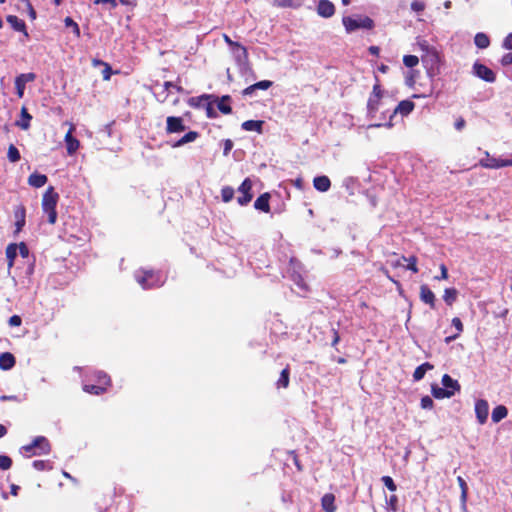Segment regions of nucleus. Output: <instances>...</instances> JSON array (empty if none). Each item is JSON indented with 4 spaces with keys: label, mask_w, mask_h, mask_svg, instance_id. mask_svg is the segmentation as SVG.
<instances>
[{
    "label": "nucleus",
    "mask_w": 512,
    "mask_h": 512,
    "mask_svg": "<svg viewBox=\"0 0 512 512\" xmlns=\"http://www.w3.org/2000/svg\"><path fill=\"white\" fill-rule=\"evenodd\" d=\"M59 200V194L55 192L52 186L48 187L42 198V210L47 215L48 222L55 224L57 220L56 205Z\"/></svg>",
    "instance_id": "f257e3e1"
},
{
    "label": "nucleus",
    "mask_w": 512,
    "mask_h": 512,
    "mask_svg": "<svg viewBox=\"0 0 512 512\" xmlns=\"http://www.w3.org/2000/svg\"><path fill=\"white\" fill-rule=\"evenodd\" d=\"M421 49L424 54L421 56V60L425 67L435 72V75L440 71L441 58L436 48L430 47L426 42L420 43Z\"/></svg>",
    "instance_id": "f03ea898"
},
{
    "label": "nucleus",
    "mask_w": 512,
    "mask_h": 512,
    "mask_svg": "<svg viewBox=\"0 0 512 512\" xmlns=\"http://www.w3.org/2000/svg\"><path fill=\"white\" fill-rule=\"evenodd\" d=\"M384 91L381 87L380 79L375 75V84L373 85L372 92L367 101V116L374 118L379 110L380 102L383 98Z\"/></svg>",
    "instance_id": "7ed1b4c3"
},
{
    "label": "nucleus",
    "mask_w": 512,
    "mask_h": 512,
    "mask_svg": "<svg viewBox=\"0 0 512 512\" xmlns=\"http://www.w3.org/2000/svg\"><path fill=\"white\" fill-rule=\"evenodd\" d=\"M343 25L348 33L357 29L371 30L374 27V21L368 16L357 15L356 17L346 16L342 19Z\"/></svg>",
    "instance_id": "20e7f679"
},
{
    "label": "nucleus",
    "mask_w": 512,
    "mask_h": 512,
    "mask_svg": "<svg viewBox=\"0 0 512 512\" xmlns=\"http://www.w3.org/2000/svg\"><path fill=\"white\" fill-rule=\"evenodd\" d=\"M27 456L45 455L51 451V445L44 436H37L30 444L22 447Z\"/></svg>",
    "instance_id": "39448f33"
},
{
    "label": "nucleus",
    "mask_w": 512,
    "mask_h": 512,
    "mask_svg": "<svg viewBox=\"0 0 512 512\" xmlns=\"http://www.w3.org/2000/svg\"><path fill=\"white\" fill-rule=\"evenodd\" d=\"M136 280L143 289H151L162 285L161 277L154 270H141L136 275Z\"/></svg>",
    "instance_id": "423d86ee"
},
{
    "label": "nucleus",
    "mask_w": 512,
    "mask_h": 512,
    "mask_svg": "<svg viewBox=\"0 0 512 512\" xmlns=\"http://www.w3.org/2000/svg\"><path fill=\"white\" fill-rule=\"evenodd\" d=\"M98 384H86L83 386V390L86 393L93 395H102L104 394L108 387L111 386L110 377L104 372L97 373Z\"/></svg>",
    "instance_id": "0eeeda50"
},
{
    "label": "nucleus",
    "mask_w": 512,
    "mask_h": 512,
    "mask_svg": "<svg viewBox=\"0 0 512 512\" xmlns=\"http://www.w3.org/2000/svg\"><path fill=\"white\" fill-rule=\"evenodd\" d=\"M414 107H415L414 102H412L410 100H402V101L399 102V104L396 106V108L394 109L393 113L391 114L389 122H387L385 124H381V123L370 124L368 126V128H379L381 126H385L387 128H391L393 126L392 118L397 113H400L403 116H407L408 114H410L413 111Z\"/></svg>",
    "instance_id": "6e6552de"
},
{
    "label": "nucleus",
    "mask_w": 512,
    "mask_h": 512,
    "mask_svg": "<svg viewBox=\"0 0 512 512\" xmlns=\"http://www.w3.org/2000/svg\"><path fill=\"white\" fill-rule=\"evenodd\" d=\"M252 187L253 184L250 178H245L241 185L238 187V192L242 194L237 198V202L240 206H246L252 200Z\"/></svg>",
    "instance_id": "1a4fd4ad"
},
{
    "label": "nucleus",
    "mask_w": 512,
    "mask_h": 512,
    "mask_svg": "<svg viewBox=\"0 0 512 512\" xmlns=\"http://www.w3.org/2000/svg\"><path fill=\"white\" fill-rule=\"evenodd\" d=\"M480 166L487 169H498L502 167L512 166V159H498L491 157L489 153H486V158L479 161Z\"/></svg>",
    "instance_id": "9d476101"
},
{
    "label": "nucleus",
    "mask_w": 512,
    "mask_h": 512,
    "mask_svg": "<svg viewBox=\"0 0 512 512\" xmlns=\"http://www.w3.org/2000/svg\"><path fill=\"white\" fill-rule=\"evenodd\" d=\"M473 73L480 79L493 83L496 80V74L486 65L475 62L473 65Z\"/></svg>",
    "instance_id": "9b49d317"
},
{
    "label": "nucleus",
    "mask_w": 512,
    "mask_h": 512,
    "mask_svg": "<svg viewBox=\"0 0 512 512\" xmlns=\"http://www.w3.org/2000/svg\"><path fill=\"white\" fill-rule=\"evenodd\" d=\"M184 120L180 116H168L166 119L165 131L167 134L181 133L185 131Z\"/></svg>",
    "instance_id": "f8f14e48"
},
{
    "label": "nucleus",
    "mask_w": 512,
    "mask_h": 512,
    "mask_svg": "<svg viewBox=\"0 0 512 512\" xmlns=\"http://www.w3.org/2000/svg\"><path fill=\"white\" fill-rule=\"evenodd\" d=\"M36 79V75L32 72L22 73L15 78L16 94L19 98L24 95L26 83L33 82Z\"/></svg>",
    "instance_id": "ddd939ff"
},
{
    "label": "nucleus",
    "mask_w": 512,
    "mask_h": 512,
    "mask_svg": "<svg viewBox=\"0 0 512 512\" xmlns=\"http://www.w3.org/2000/svg\"><path fill=\"white\" fill-rule=\"evenodd\" d=\"M475 413L479 424H485L489 414L488 402L484 399L477 400L475 403Z\"/></svg>",
    "instance_id": "4468645a"
},
{
    "label": "nucleus",
    "mask_w": 512,
    "mask_h": 512,
    "mask_svg": "<svg viewBox=\"0 0 512 512\" xmlns=\"http://www.w3.org/2000/svg\"><path fill=\"white\" fill-rule=\"evenodd\" d=\"M420 300L429 305L431 309H435L436 306V297L434 292L429 288L427 284H422L420 286Z\"/></svg>",
    "instance_id": "2eb2a0df"
},
{
    "label": "nucleus",
    "mask_w": 512,
    "mask_h": 512,
    "mask_svg": "<svg viewBox=\"0 0 512 512\" xmlns=\"http://www.w3.org/2000/svg\"><path fill=\"white\" fill-rule=\"evenodd\" d=\"M317 13L323 18H330L335 14V6L329 0H320L317 5Z\"/></svg>",
    "instance_id": "dca6fc26"
},
{
    "label": "nucleus",
    "mask_w": 512,
    "mask_h": 512,
    "mask_svg": "<svg viewBox=\"0 0 512 512\" xmlns=\"http://www.w3.org/2000/svg\"><path fill=\"white\" fill-rule=\"evenodd\" d=\"M218 100V97L214 94H202L197 97H191L188 99V105L192 108H203L207 103V100Z\"/></svg>",
    "instance_id": "f3484780"
},
{
    "label": "nucleus",
    "mask_w": 512,
    "mask_h": 512,
    "mask_svg": "<svg viewBox=\"0 0 512 512\" xmlns=\"http://www.w3.org/2000/svg\"><path fill=\"white\" fill-rule=\"evenodd\" d=\"M73 131H74V126L71 125L69 131L66 133L65 138H64L65 143H66L67 153L69 155L74 154L80 146L79 140L76 139L75 137H73V135H72Z\"/></svg>",
    "instance_id": "a211bd4d"
},
{
    "label": "nucleus",
    "mask_w": 512,
    "mask_h": 512,
    "mask_svg": "<svg viewBox=\"0 0 512 512\" xmlns=\"http://www.w3.org/2000/svg\"><path fill=\"white\" fill-rule=\"evenodd\" d=\"M14 217H15V233H19L26 223V209L23 205H19L14 210Z\"/></svg>",
    "instance_id": "6ab92c4d"
},
{
    "label": "nucleus",
    "mask_w": 512,
    "mask_h": 512,
    "mask_svg": "<svg viewBox=\"0 0 512 512\" xmlns=\"http://www.w3.org/2000/svg\"><path fill=\"white\" fill-rule=\"evenodd\" d=\"M6 20L15 31L22 32L25 37H29L26 24L22 19L18 18L16 15H8Z\"/></svg>",
    "instance_id": "aec40b11"
},
{
    "label": "nucleus",
    "mask_w": 512,
    "mask_h": 512,
    "mask_svg": "<svg viewBox=\"0 0 512 512\" xmlns=\"http://www.w3.org/2000/svg\"><path fill=\"white\" fill-rule=\"evenodd\" d=\"M270 194L268 192H265L263 194H261L254 202V208L259 210V211H262L264 213H269L270 212V204H269V200H270Z\"/></svg>",
    "instance_id": "412c9836"
},
{
    "label": "nucleus",
    "mask_w": 512,
    "mask_h": 512,
    "mask_svg": "<svg viewBox=\"0 0 512 512\" xmlns=\"http://www.w3.org/2000/svg\"><path fill=\"white\" fill-rule=\"evenodd\" d=\"M16 359L14 355L10 352H4L0 354V369L1 370H10L15 366Z\"/></svg>",
    "instance_id": "4be33fe9"
},
{
    "label": "nucleus",
    "mask_w": 512,
    "mask_h": 512,
    "mask_svg": "<svg viewBox=\"0 0 512 512\" xmlns=\"http://www.w3.org/2000/svg\"><path fill=\"white\" fill-rule=\"evenodd\" d=\"M231 97L229 95H223L222 97H218V101L215 102L217 104V108L222 114L228 115L232 113Z\"/></svg>",
    "instance_id": "5701e85b"
},
{
    "label": "nucleus",
    "mask_w": 512,
    "mask_h": 512,
    "mask_svg": "<svg viewBox=\"0 0 512 512\" xmlns=\"http://www.w3.org/2000/svg\"><path fill=\"white\" fill-rule=\"evenodd\" d=\"M313 185L316 190L320 192H326L331 187V181L325 175L317 176L313 179Z\"/></svg>",
    "instance_id": "b1692460"
},
{
    "label": "nucleus",
    "mask_w": 512,
    "mask_h": 512,
    "mask_svg": "<svg viewBox=\"0 0 512 512\" xmlns=\"http://www.w3.org/2000/svg\"><path fill=\"white\" fill-rule=\"evenodd\" d=\"M321 505L325 512H335L337 507L335 505V496L332 493H326L321 499Z\"/></svg>",
    "instance_id": "393cba45"
},
{
    "label": "nucleus",
    "mask_w": 512,
    "mask_h": 512,
    "mask_svg": "<svg viewBox=\"0 0 512 512\" xmlns=\"http://www.w3.org/2000/svg\"><path fill=\"white\" fill-rule=\"evenodd\" d=\"M263 125V120H247L242 123L241 128L245 131H255L261 134L263 131Z\"/></svg>",
    "instance_id": "a878e982"
},
{
    "label": "nucleus",
    "mask_w": 512,
    "mask_h": 512,
    "mask_svg": "<svg viewBox=\"0 0 512 512\" xmlns=\"http://www.w3.org/2000/svg\"><path fill=\"white\" fill-rule=\"evenodd\" d=\"M47 181H48V178L46 175L40 174L37 172L32 173L28 177V184L35 188H40V187L44 186L47 183Z\"/></svg>",
    "instance_id": "bb28decb"
},
{
    "label": "nucleus",
    "mask_w": 512,
    "mask_h": 512,
    "mask_svg": "<svg viewBox=\"0 0 512 512\" xmlns=\"http://www.w3.org/2000/svg\"><path fill=\"white\" fill-rule=\"evenodd\" d=\"M431 393L436 399L450 398L454 395L453 390L445 389L444 387H439L438 385H432Z\"/></svg>",
    "instance_id": "cd10ccee"
},
{
    "label": "nucleus",
    "mask_w": 512,
    "mask_h": 512,
    "mask_svg": "<svg viewBox=\"0 0 512 512\" xmlns=\"http://www.w3.org/2000/svg\"><path fill=\"white\" fill-rule=\"evenodd\" d=\"M199 137V133L197 131H189L185 135H183L180 139H178L173 145V148L181 147L187 143L195 141Z\"/></svg>",
    "instance_id": "c85d7f7f"
},
{
    "label": "nucleus",
    "mask_w": 512,
    "mask_h": 512,
    "mask_svg": "<svg viewBox=\"0 0 512 512\" xmlns=\"http://www.w3.org/2000/svg\"><path fill=\"white\" fill-rule=\"evenodd\" d=\"M31 119H32L31 114H29L27 108L25 106H23L21 108V120L16 121L15 124L22 130H28L30 128Z\"/></svg>",
    "instance_id": "c756f323"
},
{
    "label": "nucleus",
    "mask_w": 512,
    "mask_h": 512,
    "mask_svg": "<svg viewBox=\"0 0 512 512\" xmlns=\"http://www.w3.org/2000/svg\"><path fill=\"white\" fill-rule=\"evenodd\" d=\"M17 249H18V245L16 243H10L6 247L5 254H6V258H7L8 269H11L14 265V261L17 256Z\"/></svg>",
    "instance_id": "7c9ffc66"
},
{
    "label": "nucleus",
    "mask_w": 512,
    "mask_h": 512,
    "mask_svg": "<svg viewBox=\"0 0 512 512\" xmlns=\"http://www.w3.org/2000/svg\"><path fill=\"white\" fill-rule=\"evenodd\" d=\"M434 368V366L429 363V362H425L421 365H419L415 370H414V373H413V379L414 381H420L421 379L424 378L426 372L428 370H432Z\"/></svg>",
    "instance_id": "2f4dec72"
},
{
    "label": "nucleus",
    "mask_w": 512,
    "mask_h": 512,
    "mask_svg": "<svg viewBox=\"0 0 512 512\" xmlns=\"http://www.w3.org/2000/svg\"><path fill=\"white\" fill-rule=\"evenodd\" d=\"M442 384L445 389H450L456 392L460 391V385L457 380L453 379L450 375L444 374L442 377Z\"/></svg>",
    "instance_id": "473e14b6"
},
{
    "label": "nucleus",
    "mask_w": 512,
    "mask_h": 512,
    "mask_svg": "<svg viewBox=\"0 0 512 512\" xmlns=\"http://www.w3.org/2000/svg\"><path fill=\"white\" fill-rule=\"evenodd\" d=\"M229 46L235 53L240 52L239 54H236V60L238 62L248 61L249 54H248L247 48L245 46H243L239 42H236V45H229Z\"/></svg>",
    "instance_id": "72a5a7b5"
},
{
    "label": "nucleus",
    "mask_w": 512,
    "mask_h": 512,
    "mask_svg": "<svg viewBox=\"0 0 512 512\" xmlns=\"http://www.w3.org/2000/svg\"><path fill=\"white\" fill-rule=\"evenodd\" d=\"M508 415V409L504 405L496 406L492 411V421L494 423L500 422L502 419L506 418Z\"/></svg>",
    "instance_id": "f704fd0d"
},
{
    "label": "nucleus",
    "mask_w": 512,
    "mask_h": 512,
    "mask_svg": "<svg viewBox=\"0 0 512 512\" xmlns=\"http://www.w3.org/2000/svg\"><path fill=\"white\" fill-rule=\"evenodd\" d=\"M290 383V368L287 365L280 373V377L276 383L277 388H287Z\"/></svg>",
    "instance_id": "c9c22d12"
},
{
    "label": "nucleus",
    "mask_w": 512,
    "mask_h": 512,
    "mask_svg": "<svg viewBox=\"0 0 512 512\" xmlns=\"http://www.w3.org/2000/svg\"><path fill=\"white\" fill-rule=\"evenodd\" d=\"M474 43L479 49H486L490 45V39L487 34L479 32L474 37Z\"/></svg>",
    "instance_id": "e433bc0d"
},
{
    "label": "nucleus",
    "mask_w": 512,
    "mask_h": 512,
    "mask_svg": "<svg viewBox=\"0 0 512 512\" xmlns=\"http://www.w3.org/2000/svg\"><path fill=\"white\" fill-rule=\"evenodd\" d=\"M458 291L456 288H446L443 293V300L448 306H452L457 300Z\"/></svg>",
    "instance_id": "4c0bfd02"
},
{
    "label": "nucleus",
    "mask_w": 512,
    "mask_h": 512,
    "mask_svg": "<svg viewBox=\"0 0 512 512\" xmlns=\"http://www.w3.org/2000/svg\"><path fill=\"white\" fill-rule=\"evenodd\" d=\"M273 5L279 8H299V0H273Z\"/></svg>",
    "instance_id": "58836bf2"
},
{
    "label": "nucleus",
    "mask_w": 512,
    "mask_h": 512,
    "mask_svg": "<svg viewBox=\"0 0 512 512\" xmlns=\"http://www.w3.org/2000/svg\"><path fill=\"white\" fill-rule=\"evenodd\" d=\"M7 157L10 162L15 163L18 162L21 158L20 152L17 147L13 144H10L8 147Z\"/></svg>",
    "instance_id": "ea45409f"
},
{
    "label": "nucleus",
    "mask_w": 512,
    "mask_h": 512,
    "mask_svg": "<svg viewBox=\"0 0 512 512\" xmlns=\"http://www.w3.org/2000/svg\"><path fill=\"white\" fill-rule=\"evenodd\" d=\"M64 24L67 28H71L72 29V32L73 34L75 35L76 38H80L81 36V33H80V28H79V25L71 18V17H66L64 19Z\"/></svg>",
    "instance_id": "a19ab883"
},
{
    "label": "nucleus",
    "mask_w": 512,
    "mask_h": 512,
    "mask_svg": "<svg viewBox=\"0 0 512 512\" xmlns=\"http://www.w3.org/2000/svg\"><path fill=\"white\" fill-rule=\"evenodd\" d=\"M217 101L218 100H213V99L212 100H207V103L204 105L203 108H205L207 118L214 119V118L218 117V114H217V112L214 109V104Z\"/></svg>",
    "instance_id": "79ce46f5"
},
{
    "label": "nucleus",
    "mask_w": 512,
    "mask_h": 512,
    "mask_svg": "<svg viewBox=\"0 0 512 512\" xmlns=\"http://www.w3.org/2000/svg\"><path fill=\"white\" fill-rule=\"evenodd\" d=\"M221 197L224 202H230L234 197V189L231 186L223 187L221 189Z\"/></svg>",
    "instance_id": "37998d69"
},
{
    "label": "nucleus",
    "mask_w": 512,
    "mask_h": 512,
    "mask_svg": "<svg viewBox=\"0 0 512 512\" xmlns=\"http://www.w3.org/2000/svg\"><path fill=\"white\" fill-rule=\"evenodd\" d=\"M402 259L404 261H407L408 262V265L406 267V269L412 271L413 273H417L418 272V267H417V257L412 255L410 257H405V256H402Z\"/></svg>",
    "instance_id": "c03bdc74"
},
{
    "label": "nucleus",
    "mask_w": 512,
    "mask_h": 512,
    "mask_svg": "<svg viewBox=\"0 0 512 512\" xmlns=\"http://www.w3.org/2000/svg\"><path fill=\"white\" fill-rule=\"evenodd\" d=\"M403 63L408 68H413L418 65L419 58L415 55H405L403 57Z\"/></svg>",
    "instance_id": "a18cd8bd"
},
{
    "label": "nucleus",
    "mask_w": 512,
    "mask_h": 512,
    "mask_svg": "<svg viewBox=\"0 0 512 512\" xmlns=\"http://www.w3.org/2000/svg\"><path fill=\"white\" fill-rule=\"evenodd\" d=\"M381 481L383 482L384 486L391 492H394L397 490V486L394 482V480L390 476H383L381 478Z\"/></svg>",
    "instance_id": "49530a36"
},
{
    "label": "nucleus",
    "mask_w": 512,
    "mask_h": 512,
    "mask_svg": "<svg viewBox=\"0 0 512 512\" xmlns=\"http://www.w3.org/2000/svg\"><path fill=\"white\" fill-rule=\"evenodd\" d=\"M457 482L461 488V497H462L463 501H465L467 498V493H468L467 483L461 476H458Z\"/></svg>",
    "instance_id": "de8ad7c7"
},
{
    "label": "nucleus",
    "mask_w": 512,
    "mask_h": 512,
    "mask_svg": "<svg viewBox=\"0 0 512 512\" xmlns=\"http://www.w3.org/2000/svg\"><path fill=\"white\" fill-rule=\"evenodd\" d=\"M12 466V459L6 455H0V469L8 470Z\"/></svg>",
    "instance_id": "09e8293b"
},
{
    "label": "nucleus",
    "mask_w": 512,
    "mask_h": 512,
    "mask_svg": "<svg viewBox=\"0 0 512 512\" xmlns=\"http://www.w3.org/2000/svg\"><path fill=\"white\" fill-rule=\"evenodd\" d=\"M273 85V82L270 81V80H262V81H259L257 83H254L253 84V87L257 90V89H260V90H267L269 89L271 86Z\"/></svg>",
    "instance_id": "8fccbe9b"
},
{
    "label": "nucleus",
    "mask_w": 512,
    "mask_h": 512,
    "mask_svg": "<svg viewBox=\"0 0 512 512\" xmlns=\"http://www.w3.org/2000/svg\"><path fill=\"white\" fill-rule=\"evenodd\" d=\"M164 89L169 91L170 88L175 89L178 93H182L184 91L183 87L178 83H173L171 81L164 82Z\"/></svg>",
    "instance_id": "3c124183"
},
{
    "label": "nucleus",
    "mask_w": 512,
    "mask_h": 512,
    "mask_svg": "<svg viewBox=\"0 0 512 512\" xmlns=\"http://www.w3.org/2000/svg\"><path fill=\"white\" fill-rule=\"evenodd\" d=\"M449 277L448 275V269L446 267L445 264H441L440 265V275L439 276H435L434 277V280H437V281H440V280H447Z\"/></svg>",
    "instance_id": "603ef678"
},
{
    "label": "nucleus",
    "mask_w": 512,
    "mask_h": 512,
    "mask_svg": "<svg viewBox=\"0 0 512 512\" xmlns=\"http://www.w3.org/2000/svg\"><path fill=\"white\" fill-rule=\"evenodd\" d=\"M420 404L423 409H432L434 406V402H433L432 398L429 396L422 397Z\"/></svg>",
    "instance_id": "864d4df0"
},
{
    "label": "nucleus",
    "mask_w": 512,
    "mask_h": 512,
    "mask_svg": "<svg viewBox=\"0 0 512 512\" xmlns=\"http://www.w3.org/2000/svg\"><path fill=\"white\" fill-rule=\"evenodd\" d=\"M233 141L231 139H225L223 141V155L228 156L233 148Z\"/></svg>",
    "instance_id": "5fc2aeb1"
},
{
    "label": "nucleus",
    "mask_w": 512,
    "mask_h": 512,
    "mask_svg": "<svg viewBox=\"0 0 512 512\" xmlns=\"http://www.w3.org/2000/svg\"><path fill=\"white\" fill-rule=\"evenodd\" d=\"M18 245L19 254L23 258H27L29 256V249L24 242H20Z\"/></svg>",
    "instance_id": "6e6d98bb"
},
{
    "label": "nucleus",
    "mask_w": 512,
    "mask_h": 512,
    "mask_svg": "<svg viewBox=\"0 0 512 512\" xmlns=\"http://www.w3.org/2000/svg\"><path fill=\"white\" fill-rule=\"evenodd\" d=\"M452 325H453V326L456 328V330H457V333H456V334L460 335V333H461V332H463L464 327H463V323H462V321L460 320V318H458V317H454V318L452 319Z\"/></svg>",
    "instance_id": "4d7b16f0"
},
{
    "label": "nucleus",
    "mask_w": 512,
    "mask_h": 512,
    "mask_svg": "<svg viewBox=\"0 0 512 512\" xmlns=\"http://www.w3.org/2000/svg\"><path fill=\"white\" fill-rule=\"evenodd\" d=\"M103 67L104 69L102 71V77L105 81H108L112 75V68L108 63H106Z\"/></svg>",
    "instance_id": "13d9d810"
},
{
    "label": "nucleus",
    "mask_w": 512,
    "mask_h": 512,
    "mask_svg": "<svg viewBox=\"0 0 512 512\" xmlns=\"http://www.w3.org/2000/svg\"><path fill=\"white\" fill-rule=\"evenodd\" d=\"M397 503H398V498L396 495H391L387 502L388 506L390 507L391 511H393V512H396L398 509Z\"/></svg>",
    "instance_id": "bf43d9fd"
},
{
    "label": "nucleus",
    "mask_w": 512,
    "mask_h": 512,
    "mask_svg": "<svg viewBox=\"0 0 512 512\" xmlns=\"http://www.w3.org/2000/svg\"><path fill=\"white\" fill-rule=\"evenodd\" d=\"M502 47L506 50H512V32L509 33L502 42Z\"/></svg>",
    "instance_id": "052dcab7"
},
{
    "label": "nucleus",
    "mask_w": 512,
    "mask_h": 512,
    "mask_svg": "<svg viewBox=\"0 0 512 512\" xmlns=\"http://www.w3.org/2000/svg\"><path fill=\"white\" fill-rule=\"evenodd\" d=\"M500 63L502 66L512 65V52L504 54L500 60Z\"/></svg>",
    "instance_id": "680f3d73"
},
{
    "label": "nucleus",
    "mask_w": 512,
    "mask_h": 512,
    "mask_svg": "<svg viewBox=\"0 0 512 512\" xmlns=\"http://www.w3.org/2000/svg\"><path fill=\"white\" fill-rule=\"evenodd\" d=\"M411 8L415 12H422L425 9V4L421 1H413L411 3Z\"/></svg>",
    "instance_id": "e2e57ef3"
},
{
    "label": "nucleus",
    "mask_w": 512,
    "mask_h": 512,
    "mask_svg": "<svg viewBox=\"0 0 512 512\" xmlns=\"http://www.w3.org/2000/svg\"><path fill=\"white\" fill-rule=\"evenodd\" d=\"M416 71H409L406 75V83L409 85V86H413L414 83H415V77H416Z\"/></svg>",
    "instance_id": "0e129e2a"
},
{
    "label": "nucleus",
    "mask_w": 512,
    "mask_h": 512,
    "mask_svg": "<svg viewBox=\"0 0 512 512\" xmlns=\"http://www.w3.org/2000/svg\"><path fill=\"white\" fill-rule=\"evenodd\" d=\"M290 454H291V455H292V457H293V462H294V464H295V466H296L297 470H298L299 472H301V471L303 470V466H302V464H301V462H300V460H299V458H298L297 453H296L295 451H291V452H290Z\"/></svg>",
    "instance_id": "69168bd1"
},
{
    "label": "nucleus",
    "mask_w": 512,
    "mask_h": 512,
    "mask_svg": "<svg viewBox=\"0 0 512 512\" xmlns=\"http://www.w3.org/2000/svg\"><path fill=\"white\" fill-rule=\"evenodd\" d=\"M22 323V319L18 315H13L9 318V324L11 326H20Z\"/></svg>",
    "instance_id": "338daca9"
},
{
    "label": "nucleus",
    "mask_w": 512,
    "mask_h": 512,
    "mask_svg": "<svg viewBox=\"0 0 512 512\" xmlns=\"http://www.w3.org/2000/svg\"><path fill=\"white\" fill-rule=\"evenodd\" d=\"M465 125H466V122L463 117L457 118L455 121V124H454L455 129L458 131H461L465 127Z\"/></svg>",
    "instance_id": "774afa93"
}]
</instances>
